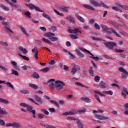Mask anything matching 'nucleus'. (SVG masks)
Segmentation results:
<instances>
[{
    "label": "nucleus",
    "mask_w": 128,
    "mask_h": 128,
    "mask_svg": "<svg viewBox=\"0 0 128 128\" xmlns=\"http://www.w3.org/2000/svg\"><path fill=\"white\" fill-rule=\"evenodd\" d=\"M42 16L44 18H46L47 20H49V22H52V18L48 15L46 14L43 13L42 14Z\"/></svg>",
    "instance_id": "f8f14e48"
},
{
    "label": "nucleus",
    "mask_w": 128,
    "mask_h": 128,
    "mask_svg": "<svg viewBox=\"0 0 128 128\" xmlns=\"http://www.w3.org/2000/svg\"><path fill=\"white\" fill-rule=\"evenodd\" d=\"M6 86H8L12 88V90H14V85L12 84V83H10V82H7L6 83Z\"/></svg>",
    "instance_id": "58836bf2"
},
{
    "label": "nucleus",
    "mask_w": 128,
    "mask_h": 128,
    "mask_svg": "<svg viewBox=\"0 0 128 128\" xmlns=\"http://www.w3.org/2000/svg\"><path fill=\"white\" fill-rule=\"evenodd\" d=\"M100 84L102 88H106V83H104L103 81H101L100 82Z\"/></svg>",
    "instance_id": "2f4dec72"
},
{
    "label": "nucleus",
    "mask_w": 128,
    "mask_h": 128,
    "mask_svg": "<svg viewBox=\"0 0 128 128\" xmlns=\"http://www.w3.org/2000/svg\"><path fill=\"white\" fill-rule=\"evenodd\" d=\"M4 29L6 30V32H8V34H10V32L14 34V31H12V30L8 26H4Z\"/></svg>",
    "instance_id": "b1692460"
},
{
    "label": "nucleus",
    "mask_w": 128,
    "mask_h": 128,
    "mask_svg": "<svg viewBox=\"0 0 128 128\" xmlns=\"http://www.w3.org/2000/svg\"><path fill=\"white\" fill-rule=\"evenodd\" d=\"M60 8L62 10H64V12H68L70 9V7L64 6H60Z\"/></svg>",
    "instance_id": "412c9836"
},
{
    "label": "nucleus",
    "mask_w": 128,
    "mask_h": 128,
    "mask_svg": "<svg viewBox=\"0 0 128 128\" xmlns=\"http://www.w3.org/2000/svg\"><path fill=\"white\" fill-rule=\"evenodd\" d=\"M70 36L71 38H73L74 40H76V38H78V36L74 34H70Z\"/></svg>",
    "instance_id": "49530a36"
},
{
    "label": "nucleus",
    "mask_w": 128,
    "mask_h": 128,
    "mask_svg": "<svg viewBox=\"0 0 128 128\" xmlns=\"http://www.w3.org/2000/svg\"><path fill=\"white\" fill-rule=\"evenodd\" d=\"M28 99L29 100H30L32 102H34L36 104H37V106H40V104H38V103L36 102V101H34V99H32V98H28Z\"/></svg>",
    "instance_id": "6e6d98bb"
},
{
    "label": "nucleus",
    "mask_w": 128,
    "mask_h": 128,
    "mask_svg": "<svg viewBox=\"0 0 128 128\" xmlns=\"http://www.w3.org/2000/svg\"><path fill=\"white\" fill-rule=\"evenodd\" d=\"M38 116L40 120H42V118H44L46 116L44 114H38Z\"/></svg>",
    "instance_id": "4c0bfd02"
},
{
    "label": "nucleus",
    "mask_w": 128,
    "mask_h": 128,
    "mask_svg": "<svg viewBox=\"0 0 128 128\" xmlns=\"http://www.w3.org/2000/svg\"><path fill=\"white\" fill-rule=\"evenodd\" d=\"M49 40H50L52 42H58V38L56 37L52 36L51 38H48Z\"/></svg>",
    "instance_id": "e433bc0d"
},
{
    "label": "nucleus",
    "mask_w": 128,
    "mask_h": 128,
    "mask_svg": "<svg viewBox=\"0 0 128 128\" xmlns=\"http://www.w3.org/2000/svg\"><path fill=\"white\" fill-rule=\"evenodd\" d=\"M109 24H110L113 26H114L116 28H118V30L120 26H118V24H117L116 22L110 21Z\"/></svg>",
    "instance_id": "a211bd4d"
},
{
    "label": "nucleus",
    "mask_w": 128,
    "mask_h": 128,
    "mask_svg": "<svg viewBox=\"0 0 128 128\" xmlns=\"http://www.w3.org/2000/svg\"><path fill=\"white\" fill-rule=\"evenodd\" d=\"M25 16H27V18H30V12L27 11L26 12H24Z\"/></svg>",
    "instance_id": "09e8293b"
},
{
    "label": "nucleus",
    "mask_w": 128,
    "mask_h": 128,
    "mask_svg": "<svg viewBox=\"0 0 128 128\" xmlns=\"http://www.w3.org/2000/svg\"><path fill=\"white\" fill-rule=\"evenodd\" d=\"M42 42H46V44H52V42H50L48 40L46 39V38H42Z\"/></svg>",
    "instance_id": "f704fd0d"
},
{
    "label": "nucleus",
    "mask_w": 128,
    "mask_h": 128,
    "mask_svg": "<svg viewBox=\"0 0 128 128\" xmlns=\"http://www.w3.org/2000/svg\"><path fill=\"white\" fill-rule=\"evenodd\" d=\"M45 36H46V38H52V36H56L54 34L50 32H48L44 34Z\"/></svg>",
    "instance_id": "f3484780"
},
{
    "label": "nucleus",
    "mask_w": 128,
    "mask_h": 128,
    "mask_svg": "<svg viewBox=\"0 0 128 128\" xmlns=\"http://www.w3.org/2000/svg\"><path fill=\"white\" fill-rule=\"evenodd\" d=\"M10 22H2V24H3V26H10Z\"/></svg>",
    "instance_id": "774afa93"
},
{
    "label": "nucleus",
    "mask_w": 128,
    "mask_h": 128,
    "mask_svg": "<svg viewBox=\"0 0 128 128\" xmlns=\"http://www.w3.org/2000/svg\"><path fill=\"white\" fill-rule=\"evenodd\" d=\"M76 18L78 20L81 22H84V20L80 16H76Z\"/></svg>",
    "instance_id": "37998d69"
},
{
    "label": "nucleus",
    "mask_w": 128,
    "mask_h": 128,
    "mask_svg": "<svg viewBox=\"0 0 128 128\" xmlns=\"http://www.w3.org/2000/svg\"><path fill=\"white\" fill-rule=\"evenodd\" d=\"M0 112L2 114H8V112H6V110H2V107L0 106Z\"/></svg>",
    "instance_id": "79ce46f5"
},
{
    "label": "nucleus",
    "mask_w": 128,
    "mask_h": 128,
    "mask_svg": "<svg viewBox=\"0 0 128 128\" xmlns=\"http://www.w3.org/2000/svg\"><path fill=\"white\" fill-rule=\"evenodd\" d=\"M118 70L119 72H123L124 74L126 72V70H124V68L122 67H120L118 68Z\"/></svg>",
    "instance_id": "3c124183"
},
{
    "label": "nucleus",
    "mask_w": 128,
    "mask_h": 128,
    "mask_svg": "<svg viewBox=\"0 0 128 128\" xmlns=\"http://www.w3.org/2000/svg\"><path fill=\"white\" fill-rule=\"evenodd\" d=\"M0 126H6V122H4V120H3L0 119Z\"/></svg>",
    "instance_id": "5fc2aeb1"
},
{
    "label": "nucleus",
    "mask_w": 128,
    "mask_h": 128,
    "mask_svg": "<svg viewBox=\"0 0 128 128\" xmlns=\"http://www.w3.org/2000/svg\"><path fill=\"white\" fill-rule=\"evenodd\" d=\"M124 52V50H122L118 48L115 49L116 52Z\"/></svg>",
    "instance_id": "338daca9"
},
{
    "label": "nucleus",
    "mask_w": 128,
    "mask_h": 128,
    "mask_svg": "<svg viewBox=\"0 0 128 128\" xmlns=\"http://www.w3.org/2000/svg\"><path fill=\"white\" fill-rule=\"evenodd\" d=\"M66 20H68V22H70L72 24H76V22L74 21V18L72 16H68L66 17Z\"/></svg>",
    "instance_id": "6e6552de"
},
{
    "label": "nucleus",
    "mask_w": 128,
    "mask_h": 128,
    "mask_svg": "<svg viewBox=\"0 0 128 128\" xmlns=\"http://www.w3.org/2000/svg\"><path fill=\"white\" fill-rule=\"evenodd\" d=\"M0 102H2V104H8V100L2 98H0Z\"/></svg>",
    "instance_id": "c85d7f7f"
},
{
    "label": "nucleus",
    "mask_w": 128,
    "mask_h": 128,
    "mask_svg": "<svg viewBox=\"0 0 128 128\" xmlns=\"http://www.w3.org/2000/svg\"><path fill=\"white\" fill-rule=\"evenodd\" d=\"M63 52H68V54H70V56H71L72 58H76V56H74V55L70 53V52L69 51H68V50L64 49L63 50Z\"/></svg>",
    "instance_id": "473e14b6"
},
{
    "label": "nucleus",
    "mask_w": 128,
    "mask_h": 128,
    "mask_svg": "<svg viewBox=\"0 0 128 128\" xmlns=\"http://www.w3.org/2000/svg\"><path fill=\"white\" fill-rule=\"evenodd\" d=\"M106 48H108L110 50H114V46H116V43L113 42H104Z\"/></svg>",
    "instance_id": "20e7f679"
},
{
    "label": "nucleus",
    "mask_w": 128,
    "mask_h": 128,
    "mask_svg": "<svg viewBox=\"0 0 128 128\" xmlns=\"http://www.w3.org/2000/svg\"><path fill=\"white\" fill-rule=\"evenodd\" d=\"M103 56L105 58H107L108 60H114V58H110V56L106 55V54H104Z\"/></svg>",
    "instance_id": "864d4df0"
},
{
    "label": "nucleus",
    "mask_w": 128,
    "mask_h": 128,
    "mask_svg": "<svg viewBox=\"0 0 128 128\" xmlns=\"http://www.w3.org/2000/svg\"><path fill=\"white\" fill-rule=\"evenodd\" d=\"M18 50L20 52H23V54H28V51L26 50V48H24V47H22V46H20Z\"/></svg>",
    "instance_id": "9b49d317"
},
{
    "label": "nucleus",
    "mask_w": 128,
    "mask_h": 128,
    "mask_svg": "<svg viewBox=\"0 0 128 128\" xmlns=\"http://www.w3.org/2000/svg\"><path fill=\"white\" fill-rule=\"evenodd\" d=\"M6 126H15V128H20V124L16 122L6 124Z\"/></svg>",
    "instance_id": "423d86ee"
},
{
    "label": "nucleus",
    "mask_w": 128,
    "mask_h": 128,
    "mask_svg": "<svg viewBox=\"0 0 128 128\" xmlns=\"http://www.w3.org/2000/svg\"><path fill=\"white\" fill-rule=\"evenodd\" d=\"M90 4L94 6H100V4L94 0H90Z\"/></svg>",
    "instance_id": "0eeeda50"
},
{
    "label": "nucleus",
    "mask_w": 128,
    "mask_h": 128,
    "mask_svg": "<svg viewBox=\"0 0 128 128\" xmlns=\"http://www.w3.org/2000/svg\"><path fill=\"white\" fill-rule=\"evenodd\" d=\"M20 106H24V108H28V104H26L25 103H20Z\"/></svg>",
    "instance_id": "69168bd1"
},
{
    "label": "nucleus",
    "mask_w": 128,
    "mask_h": 128,
    "mask_svg": "<svg viewBox=\"0 0 128 128\" xmlns=\"http://www.w3.org/2000/svg\"><path fill=\"white\" fill-rule=\"evenodd\" d=\"M90 58H92V60H100V58H98V56H94H94H90Z\"/></svg>",
    "instance_id": "4d7b16f0"
},
{
    "label": "nucleus",
    "mask_w": 128,
    "mask_h": 128,
    "mask_svg": "<svg viewBox=\"0 0 128 128\" xmlns=\"http://www.w3.org/2000/svg\"><path fill=\"white\" fill-rule=\"evenodd\" d=\"M20 92L22 94H30V92L28 90H22L20 91Z\"/></svg>",
    "instance_id": "bf43d9fd"
},
{
    "label": "nucleus",
    "mask_w": 128,
    "mask_h": 128,
    "mask_svg": "<svg viewBox=\"0 0 128 128\" xmlns=\"http://www.w3.org/2000/svg\"><path fill=\"white\" fill-rule=\"evenodd\" d=\"M94 28H96V30H100V25L96 23L94 24Z\"/></svg>",
    "instance_id": "0e129e2a"
},
{
    "label": "nucleus",
    "mask_w": 128,
    "mask_h": 128,
    "mask_svg": "<svg viewBox=\"0 0 128 128\" xmlns=\"http://www.w3.org/2000/svg\"><path fill=\"white\" fill-rule=\"evenodd\" d=\"M33 109H34V108L32 106L30 105H28V106L26 108L28 112H32H32H36V110Z\"/></svg>",
    "instance_id": "5701e85b"
},
{
    "label": "nucleus",
    "mask_w": 128,
    "mask_h": 128,
    "mask_svg": "<svg viewBox=\"0 0 128 128\" xmlns=\"http://www.w3.org/2000/svg\"><path fill=\"white\" fill-rule=\"evenodd\" d=\"M55 84V88L57 90H62V88L66 86V84L60 80H56Z\"/></svg>",
    "instance_id": "7ed1b4c3"
},
{
    "label": "nucleus",
    "mask_w": 128,
    "mask_h": 128,
    "mask_svg": "<svg viewBox=\"0 0 128 128\" xmlns=\"http://www.w3.org/2000/svg\"><path fill=\"white\" fill-rule=\"evenodd\" d=\"M18 56H21L22 58L25 60H30V58L27 57L26 56H22V54L20 53H18Z\"/></svg>",
    "instance_id": "c756f323"
},
{
    "label": "nucleus",
    "mask_w": 128,
    "mask_h": 128,
    "mask_svg": "<svg viewBox=\"0 0 128 128\" xmlns=\"http://www.w3.org/2000/svg\"><path fill=\"white\" fill-rule=\"evenodd\" d=\"M68 32L69 34H76L78 32V28H75L74 30L68 29Z\"/></svg>",
    "instance_id": "9d476101"
},
{
    "label": "nucleus",
    "mask_w": 128,
    "mask_h": 128,
    "mask_svg": "<svg viewBox=\"0 0 128 128\" xmlns=\"http://www.w3.org/2000/svg\"><path fill=\"white\" fill-rule=\"evenodd\" d=\"M12 74H14L15 76H18V71L14 70H12Z\"/></svg>",
    "instance_id": "8fccbe9b"
},
{
    "label": "nucleus",
    "mask_w": 128,
    "mask_h": 128,
    "mask_svg": "<svg viewBox=\"0 0 128 128\" xmlns=\"http://www.w3.org/2000/svg\"><path fill=\"white\" fill-rule=\"evenodd\" d=\"M50 102H51V104H54L55 106L58 108H60V105L58 104V103L54 100H49Z\"/></svg>",
    "instance_id": "cd10ccee"
},
{
    "label": "nucleus",
    "mask_w": 128,
    "mask_h": 128,
    "mask_svg": "<svg viewBox=\"0 0 128 128\" xmlns=\"http://www.w3.org/2000/svg\"><path fill=\"white\" fill-rule=\"evenodd\" d=\"M77 126L79 128H84V125L82 124V122H80V119H78L77 120Z\"/></svg>",
    "instance_id": "bb28decb"
},
{
    "label": "nucleus",
    "mask_w": 128,
    "mask_h": 128,
    "mask_svg": "<svg viewBox=\"0 0 128 128\" xmlns=\"http://www.w3.org/2000/svg\"><path fill=\"white\" fill-rule=\"evenodd\" d=\"M18 28H20L21 30L23 32V34H26V36H28L29 34L26 31V29L24 28L22 26H20V25H18Z\"/></svg>",
    "instance_id": "2eb2a0df"
},
{
    "label": "nucleus",
    "mask_w": 128,
    "mask_h": 128,
    "mask_svg": "<svg viewBox=\"0 0 128 128\" xmlns=\"http://www.w3.org/2000/svg\"><path fill=\"white\" fill-rule=\"evenodd\" d=\"M100 26H102V28L103 30V32H108V30H112V34H114L118 38H120V34H118L116 31V30H114V28H108V26L106 25H104V24H101Z\"/></svg>",
    "instance_id": "f257e3e1"
},
{
    "label": "nucleus",
    "mask_w": 128,
    "mask_h": 128,
    "mask_svg": "<svg viewBox=\"0 0 128 128\" xmlns=\"http://www.w3.org/2000/svg\"><path fill=\"white\" fill-rule=\"evenodd\" d=\"M41 112H44L46 116H48V114H50V112H48V111L46 109H42Z\"/></svg>",
    "instance_id": "a19ab883"
},
{
    "label": "nucleus",
    "mask_w": 128,
    "mask_h": 128,
    "mask_svg": "<svg viewBox=\"0 0 128 128\" xmlns=\"http://www.w3.org/2000/svg\"><path fill=\"white\" fill-rule=\"evenodd\" d=\"M49 87L52 90H54V88H56V84L52 82H49Z\"/></svg>",
    "instance_id": "393cba45"
},
{
    "label": "nucleus",
    "mask_w": 128,
    "mask_h": 128,
    "mask_svg": "<svg viewBox=\"0 0 128 128\" xmlns=\"http://www.w3.org/2000/svg\"><path fill=\"white\" fill-rule=\"evenodd\" d=\"M0 68H2V70H4V72H6L8 70V68H6L5 67L2 66V65L0 66Z\"/></svg>",
    "instance_id": "13d9d810"
},
{
    "label": "nucleus",
    "mask_w": 128,
    "mask_h": 128,
    "mask_svg": "<svg viewBox=\"0 0 128 128\" xmlns=\"http://www.w3.org/2000/svg\"><path fill=\"white\" fill-rule=\"evenodd\" d=\"M80 100H83L85 102H92V100L88 98L82 97L80 98Z\"/></svg>",
    "instance_id": "4468645a"
},
{
    "label": "nucleus",
    "mask_w": 128,
    "mask_h": 128,
    "mask_svg": "<svg viewBox=\"0 0 128 128\" xmlns=\"http://www.w3.org/2000/svg\"><path fill=\"white\" fill-rule=\"evenodd\" d=\"M94 116L96 118H97V120H110V118L107 116H105L102 115H98L96 114H94Z\"/></svg>",
    "instance_id": "39448f33"
},
{
    "label": "nucleus",
    "mask_w": 128,
    "mask_h": 128,
    "mask_svg": "<svg viewBox=\"0 0 128 128\" xmlns=\"http://www.w3.org/2000/svg\"><path fill=\"white\" fill-rule=\"evenodd\" d=\"M34 100H36L39 104H42V98L38 96L35 95Z\"/></svg>",
    "instance_id": "ddd939ff"
},
{
    "label": "nucleus",
    "mask_w": 128,
    "mask_h": 128,
    "mask_svg": "<svg viewBox=\"0 0 128 128\" xmlns=\"http://www.w3.org/2000/svg\"><path fill=\"white\" fill-rule=\"evenodd\" d=\"M94 97L98 102L100 103H102V101L100 100V96H98V95H95Z\"/></svg>",
    "instance_id": "052dcab7"
},
{
    "label": "nucleus",
    "mask_w": 128,
    "mask_h": 128,
    "mask_svg": "<svg viewBox=\"0 0 128 128\" xmlns=\"http://www.w3.org/2000/svg\"><path fill=\"white\" fill-rule=\"evenodd\" d=\"M25 6H27V8H30V10H36V12H44V10H42L38 6H34V4H26Z\"/></svg>",
    "instance_id": "f03ea898"
},
{
    "label": "nucleus",
    "mask_w": 128,
    "mask_h": 128,
    "mask_svg": "<svg viewBox=\"0 0 128 128\" xmlns=\"http://www.w3.org/2000/svg\"><path fill=\"white\" fill-rule=\"evenodd\" d=\"M48 70H50V68H48V67L44 68L41 70V72H44V73L48 72Z\"/></svg>",
    "instance_id": "ea45409f"
},
{
    "label": "nucleus",
    "mask_w": 128,
    "mask_h": 128,
    "mask_svg": "<svg viewBox=\"0 0 128 128\" xmlns=\"http://www.w3.org/2000/svg\"><path fill=\"white\" fill-rule=\"evenodd\" d=\"M103 94H110V96H112L114 92L112 90L108 91H102Z\"/></svg>",
    "instance_id": "72a5a7b5"
},
{
    "label": "nucleus",
    "mask_w": 128,
    "mask_h": 128,
    "mask_svg": "<svg viewBox=\"0 0 128 128\" xmlns=\"http://www.w3.org/2000/svg\"><path fill=\"white\" fill-rule=\"evenodd\" d=\"M91 38L94 40H100V42H102V38H96L94 36H91Z\"/></svg>",
    "instance_id": "680f3d73"
},
{
    "label": "nucleus",
    "mask_w": 128,
    "mask_h": 128,
    "mask_svg": "<svg viewBox=\"0 0 128 128\" xmlns=\"http://www.w3.org/2000/svg\"><path fill=\"white\" fill-rule=\"evenodd\" d=\"M0 8H1L2 10H6V12L10 10V8L8 7H6L4 5L2 4V3H0Z\"/></svg>",
    "instance_id": "a878e982"
},
{
    "label": "nucleus",
    "mask_w": 128,
    "mask_h": 128,
    "mask_svg": "<svg viewBox=\"0 0 128 128\" xmlns=\"http://www.w3.org/2000/svg\"><path fill=\"white\" fill-rule=\"evenodd\" d=\"M100 6H102L103 8H110V6H106V4H104V3L102 2H100Z\"/></svg>",
    "instance_id": "de8ad7c7"
},
{
    "label": "nucleus",
    "mask_w": 128,
    "mask_h": 128,
    "mask_svg": "<svg viewBox=\"0 0 128 128\" xmlns=\"http://www.w3.org/2000/svg\"><path fill=\"white\" fill-rule=\"evenodd\" d=\"M76 68H72V69L71 73L74 75L76 74Z\"/></svg>",
    "instance_id": "e2e57ef3"
},
{
    "label": "nucleus",
    "mask_w": 128,
    "mask_h": 128,
    "mask_svg": "<svg viewBox=\"0 0 128 128\" xmlns=\"http://www.w3.org/2000/svg\"><path fill=\"white\" fill-rule=\"evenodd\" d=\"M32 78H36V80H38L40 78V74L36 72H34L33 74L32 75Z\"/></svg>",
    "instance_id": "aec40b11"
},
{
    "label": "nucleus",
    "mask_w": 128,
    "mask_h": 128,
    "mask_svg": "<svg viewBox=\"0 0 128 128\" xmlns=\"http://www.w3.org/2000/svg\"><path fill=\"white\" fill-rule=\"evenodd\" d=\"M86 110L85 108H84L82 110L78 109L77 112H80V114H84L85 112H86Z\"/></svg>",
    "instance_id": "c03bdc74"
},
{
    "label": "nucleus",
    "mask_w": 128,
    "mask_h": 128,
    "mask_svg": "<svg viewBox=\"0 0 128 128\" xmlns=\"http://www.w3.org/2000/svg\"><path fill=\"white\" fill-rule=\"evenodd\" d=\"M100 76H95L94 80L96 82H100Z\"/></svg>",
    "instance_id": "603ef678"
},
{
    "label": "nucleus",
    "mask_w": 128,
    "mask_h": 128,
    "mask_svg": "<svg viewBox=\"0 0 128 128\" xmlns=\"http://www.w3.org/2000/svg\"><path fill=\"white\" fill-rule=\"evenodd\" d=\"M56 26H52L50 28V30H52V32H56Z\"/></svg>",
    "instance_id": "a18cd8bd"
},
{
    "label": "nucleus",
    "mask_w": 128,
    "mask_h": 128,
    "mask_svg": "<svg viewBox=\"0 0 128 128\" xmlns=\"http://www.w3.org/2000/svg\"><path fill=\"white\" fill-rule=\"evenodd\" d=\"M79 50H82V52H87L88 54H90V56H94V54H92V52H90L86 48H80Z\"/></svg>",
    "instance_id": "dca6fc26"
},
{
    "label": "nucleus",
    "mask_w": 128,
    "mask_h": 128,
    "mask_svg": "<svg viewBox=\"0 0 128 128\" xmlns=\"http://www.w3.org/2000/svg\"><path fill=\"white\" fill-rule=\"evenodd\" d=\"M28 86H30V88H33L34 90H38V87L36 84H32V83H29Z\"/></svg>",
    "instance_id": "6ab92c4d"
},
{
    "label": "nucleus",
    "mask_w": 128,
    "mask_h": 128,
    "mask_svg": "<svg viewBox=\"0 0 128 128\" xmlns=\"http://www.w3.org/2000/svg\"><path fill=\"white\" fill-rule=\"evenodd\" d=\"M88 72H89V74H90V76H94V70H92V66H91Z\"/></svg>",
    "instance_id": "c9c22d12"
},
{
    "label": "nucleus",
    "mask_w": 128,
    "mask_h": 128,
    "mask_svg": "<svg viewBox=\"0 0 128 128\" xmlns=\"http://www.w3.org/2000/svg\"><path fill=\"white\" fill-rule=\"evenodd\" d=\"M76 53L77 54V56L80 58H82L84 57V54L80 52V51L78 49L76 50Z\"/></svg>",
    "instance_id": "1a4fd4ad"
},
{
    "label": "nucleus",
    "mask_w": 128,
    "mask_h": 128,
    "mask_svg": "<svg viewBox=\"0 0 128 128\" xmlns=\"http://www.w3.org/2000/svg\"><path fill=\"white\" fill-rule=\"evenodd\" d=\"M76 86H82V88H88V87L82 84V83L79 82H76L75 83Z\"/></svg>",
    "instance_id": "7c9ffc66"
},
{
    "label": "nucleus",
    "mask_w": 128,
    "mask_h": 128,
    "mask_svg": "<svg viewBox=\"0 0 128 128\" xmlns=\"http://www.w3.org/2000/svg\"><path fill=\"white\" fill-rule=\"evenodd\" d=\"M83 6L85 8H88V10H94V8L91 6H88V4H84Z\"/></svg>",
    "instance_id": "4be33fe9"
}]
</instances>
